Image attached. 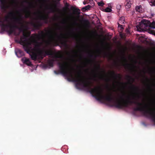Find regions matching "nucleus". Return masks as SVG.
Masks as SVG:
<instances>
[{
    "instance_id": "obj_1",
    "label": "nucleus",
    "mask_w": 155,
    "mask_h": 155,
    "mask_svg": "<svg viewBox=\"0 0 155 155\" xmlns=\"http://www.w3.org/2000/svg\"><path fill=\"white\" fill-rule=\"evenodd\" d=\"M67 77L90 89L91 93L94 95L99 100L114 102L119 107L125 106L130 101H133L138 106L139 110L144 111L151 116L155 120V110L149 107L144 99H142V102H140L137 100L139 98V96L130 93H123L114 97L110 92L104 93L100 86H98L91 88V84L88 80L79 73H76L67 61Z\"/></svg>"
},
{
    "instance_id": "obj_2",
    "label": "nucleus",
    "mask_w": 155,
    "mask_h": 155,
    "mask_svg": "<svg viewBox=\"0 0 155 155\" xmlns=\"http://www.w3.org/2000/svg\"><path fill=\"white\" fill-rule=\"evenodd\" d=\"M55 35H50L48 41H46L43 35H38L34 37H28L23 33L19 43L22 45L28 53L29 52L31 58L33 60L42 58L43 45H47L55 39Z\"/></svg>"
},
{
    "instance_id": "obj_3",
    "label": "nucleus",
    "mask_w": 155,
    "mask_h": 155,
    "mask_svg": "<svg viewBox=\"0 0 155 155\" xmlns=\"http://www.w3.org/2000/svg\"><path fill=\"white\" fill-rule=\"evenodd\" d=\"M12 20L13 21L14 24L12 25L9 23L7 25H6V27L9 29L8 31V32L9 34H11L14 32L15 28L16 27V24L20 23L21 19L19 16L15 15L14 17Z\"/></svg>"
},
{
    "instance_id": "obj_4",
    "label": "nucleus",
    "mask_w": 155,
    "mask_h": 155,
    "mask_svg": "<svg viewBox=\"0 0 155 155\" xmlns=\"http://www.w3.org/2000/svg\"><path fill=\"white\" fill-rule=\"evenodd\" d=\"M21 61L24 63L26 64L28 66H31L32 65L31 62L28 58L24 57L21 59Z\"/></svg>"
},
{
    "instance_id": "obj_5",
    "label": "nucleus",
    "mask_w": 155,
    "mask_h": 155,
    "mask_svg": "<svg viewBox=\"0 0 155 155\" xmlns=\"http://www.w3.org/2000/svg\"><path fill=\"white\" fill-rule=\"evenodd\" d=\"M133 1V0H126L125 5L126 9H129Z\"/></svg>"
},
{
    "instance_id": "obj_6",
    "label": "nucleus",
    "mask_w": 155,
    "mask_h": 155,
    "mask_svg": "<svg viewBox=\"0 0 155 155\" xmlns=\"http://www.w3.org/2000/svg\"><path fill=\"white\" fill-rule=\"evenodd\" d=\"M135 9L137 12L139 13H142L143 11V9L141 5L136 6Z\"/></svg>"
},
{
    "instance_id": "obj_7",
    "label": "nucleus",
    "mask_w": 155,
    "mask_h": 155,
    "mask_svg": "<svg viewBox=\"0 0 155 155\" xmlns=\"http://www.w3.org/2000/svg\"><path fill=\"white\" fill-rule=\"evenodd\" d=\"M15 54L17 56L18 58L21 57L24 55L23 52L20 50H19L18 51H17L16 52Z\"/></svg>"
},
{
    "instance_id": "obj_8",
    "label": "nucleus",
    "mask_w": 155,
    "mask_h": 155,
    "mask_svg": "<svg viewBox=\"0 0 155 155\" xmlns=\"http://www.w3.org/2000/svg\"><path fill=\"white\" fill-rule=\"evenodd\" d=\"M91 7V6L90 5H87L82 8V11H85L86 10H89Z\"/></svg>"
},
{
    "instance_id": "obj_9",
    "label": "nucleus",
    "mask_w": 155,
    "mask_h": 155,
    "mask_svg": "<svg viewBox=\"0 0 155 155\" xmlns=\"http://www.w3.org/2000/svg\"><path fill=\"white\" fill-rule=\"evenodd\" d=\"M150 5L151 6H155V0H148Z\"/></svg>"
},
{
    "instance_id": "obj_10",
    "label": "nucleus",
    "mask_w": 155,
    "mask_h": 155,
    "mask_svg": "<svg viewBox=\"0 0 155 155\" xmlns=\"http://www.w3.org/2000/svg\"><path fill=\"white\" fill-rule=\"evenodd\" d=\"M103 11L106 12H111L112 9L111 8L107 7L105 9L103 10Z\"/></svg>"
},
{
    "instance_id": "obj_11",
    "label": "nucleus",
    "mask_w": 155,
    "mask_h": 155,
    "mask_svg": "<svg viewBox=\"0 0 155 155\" xmlns=\"http://www.w3.org/2000/svg\"><path fill=\"white\" fill-rule=\"evenodd\" d=\"M125 22L124 18H120L118 22V24H124Z\"/></svg>"
},
{
    "instance_id": "obj_12",
    "label": "nucleus",
    "mask_w": 155,
    "mask_h": 155,
    "mask_svg": "<svg viewBox=\"0 0 155 155\" xmlns=\"http://www.w3.org/2000/svg\"><path fill=\"white\" fill-rule=\"evenodd\" d=\"M118 30L119 32H120L121 33V32L122 31V30L123 29V28L122 27V25L120 24H118Z\"/></svg>"
},
{
    "instance_id": "obj_13",
    "label": "nucleus",
    "mask_w": 155,
    "mask_h": 155,
    "mask_svg": "<svg viewBox=\"0 0 155 155\" xmlns=\"http://www.w3.org/2000/svg\"><path fill=\"white\" fill-rule=\"evenodd\" d=\"M97 4L98 5L100 6H102L104 5V3L102 1L98 2Z\"/></svg>"
},
{
    "instance_id": "obj_14",
    "label": "nucleus",
    "mask_w": 155,
    "mask_h": 155,
    "mask_svg": "<svg viewBox=\"0 0 155 155\" xmlns=\"http://www.w3.org/2000/svg\"><path fill=\"white\" fill-rule=\"evenodd\" d=\"M47 16L45 15H43L41 17V19L42 20H45L47 18Z\"/></svg>"
},
{
    "instance_id": "obj_15",
    "label": "nucleus",
    "mask_w": 155,
    "mask_h": 155,
    "mask_svg": "<svg viewBox=\"0 0 155 155\" xmlns=\"http://www.w3.org/2000/svg\"><path fill=\"white\" fill-rule=\"evenodd\" d=\"M151 26L153 28H155V21L153 22L151 24Z\"/></svg>"
},
{
    "instance_id": "obj_16",
    "label": "nucleus",
    "mask_w": 155,
    "mask_h": 155,
    "mask_svg": "<svg viewBox=\"0 0 155 155\" xmlns=\"http://www.w3.org/2000/svg\"><path fill=\"white\" fill-rule=\"evenodd\" d=\"M108 7H109L110 8H112V7H113V4L112 3H108Z\"/></svg>"
},
{
    "instance_id": "obj_17",
    "label": "nucleus",
    "mask_w": 155,
    "mask_h": 155,
    "mask_svg": "<svg viewBox=\"0 0 155 155\" xmlns=\"http://www.w3.org/2000/svg\"><path fill=\"white\" fill-rule=\"evenodd\" d=\"M126 32L127 33H129V31L128 29H127Z\"/></svg>"
},
{
    "instance_id": "obj_18",
    "label": "nucleus",
    "mask_w": 155,
    "mask_h": 155,
    "mask_svg": "<svg viewBox=\"0 0 155 155\" xmlns=\"http://www.w3.org/2000/svg\"><path fill=\"white\" fill-rule=\"evenodd\" d=\"M152 34H154V35H155V32H153L152 33Z\"/></svg>"
},
{
    "instance_id": "obj_19",
    "label": "nucleus",
    "mask_w": 155,
    "mask_h": 155,
    "mask_svg": "<svg viewBox=\"0 0 155 155\" xmlns=\"http://www.w3.org/2000/svg\"><path fill=\"white\" fill-rule=\"evenodd\" d=\"M120 35L121 36V37H122V35H121V34H120Z\"/></svg>"
}]
</instances>
